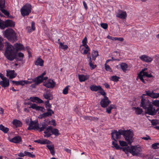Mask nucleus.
I'll use <instances>...</instances> for the list:
<instances>
[{"label":"nucleus","mask_w":159,"mask_h":159,"mask_svg":"<svg viewBox=\"0 0 159 159\" xmlns=\"http://www.w3.org/2000/svg\"><path fill=\"white\" fill-rule=\"evenodd\" d=\"M47 147L48 149H49V150H52L53 148H54V146L53 145H47Z\"/></svg>","instance_id":"obj_61"},{"label":"nucleus","mask_w":159,"mask_h":159,"mask_svg":"<svg viewBox=\"0 0 159 159\" xmlns=\"http://www.w3.org/2000/svg\"><path fill=\"white\" fill-rule=\"evenodd\" d=\"M29 108H31L37 111H40L42 112H44L45 111V109L43 107L39 106L37 104L34 103L31 104L30 106L29 107Z\"/></svg>","instance_id":"obj_15"},{"label":"nucleus","mask_w":159,"mask_h":159,"mask_svg":"<svg viewBox=\"0 0 159 159\" xmlns=\"http://www.w3.org/2000/svg\"><path fill=\"white\" fill-rule=\"evenodd\" d=\"M21 141L20 137L19 136H16L10 140V141L12 143H18Z\"/></svg>","instance_id":"obj_24"},{"label":"nucleus","mask_w":159,"mask_h":159,"mask_svg":"<svg viewBox=\"0 0 159 159\" xmlns=\"http://www.w3.org/2000/svg\"><path fill=\"white\" fill-rule=\"evenodd\" d=\"M52 127L50 126L47 127L44 132V137L48 138L52 135Z\"/></svg>","instance_id":"obj_16"},{"label":"nucleus","mask_w":159,"mask_h":159,"mask_svg":"<svg viewBox=\"0 0 159 159\" xmlns=\"http://www.w3.org/2000/svg\"><path fill=\"white\" fill-rule=\"evenodd\" d=\"M24 153H25V156H27L32 158L35 157V155L34 154H33L29 152L25 151Z\"/></svg>","instance_id":"obj_39"},{"label":"nucleus","mask_w":159,"mask_h":159,"mask_svg":"<svg viewBox=\"0 0 159 159\" xmlns=\"http://www.w3.org/2000/svg\"><path fill=\"white\" fill-rule=\"evenodd\" d=\"M54 113V112L51 109H47V111L40 115L39 118L41 119L45 118L47 117L51 116Z\"/></svg>","instance_id":"obj_13"},{"label":"nucleus","mask_w":159,"mask_h":159,"mask_svg":"<svg viewBox=\"0 0 159 159\" xmlns=\"http://www.w3.org/2000/svg\"><path fill=\"white\" fill-rule=\"evenodd\" d=\"M5 46L6 49L5 55L8 60L11 61L14 60L16 57V53L14 50V49L18 51L24 48L22 44L18 43L15 44L14 47L9 43L7 42L5 43Z\"/></svg>","instance_id":"obj_2"},{"label":"nucleus","mask_w":159,"mask_h":159,"mask_svg":"<svg viewBox=\"0 0 159 159\" xmlns=\"http://www.w3.org/2000/svg\"><path fill=\"white\" fill-rule=\"evenodd\" d=\"M127 14L126 11L121 10H119V12L116 15L117 17L121 19H125L127 17Z\"/></svg>","instance_id":"obj_20"},{"label":"nucleus","mask_w":159,"mask_h":159,"mask_svg":"<svg viewBox=\"0 0 159 159\" xmlns=\"http://www.w3.org/2000/svg\"><path fill=\"white\" fill-rule=\"evenodd\" d=\"M105 67L106 70L110 72H111L112 71L110 66L109 65L106 64H105Z\"/></svg>","instance_id":"obj_53"},{"label":"nucleus","mask_w":159,"mask_h":159,"mask_svg":"<svg viewBox=\"0 0 159 159\" xmlns=\"http://www.w3.org/2000/svg\"><path fill=\"white\" fill-rule=\"evenodd\" d=\"M41 127H39V128L38 129H36L37 130H39V131L41 132L43 130L45 129H46V125H42Z\"/></svg>","instance_id":"obj_45"},{"label":"nucleus","mask_w":159,"mask_h":159,"mask_svg":"<svg viewBox=\"0 0 159 159\" xmlns=\"http://www.w3.org/2000/svg\"><path fill=\"white\" fill-rule=\"evenodd\" d=\"M44 61L40 58H38L35 62V64L37 66H43V65Z\"/></svg>","instance_id":"obj_30"},{"label":"nucleus","mask_w":159,"mask_h":159,"mask_svg":"<svg viewBox=\"0 0 159 159\" xmlns=\"http://www.w3.org/2000/svg\"><path fill=\"white\" fill-rule=\"evenodd\" d=\"M11 81L13 84H15L16 85H21L23 86L24 85V80H22L19 81L12 80Z\"/></svg>","instance_id":"obj_35"},{"label":"nucleus","mask_w":159,"mask_h":159,"mask_svg":"<svg viewBox=\"0 0 159 159\" xmlns=\"http://www.w3.org/2000/svg\"><path fill=\"white\" fill-rule=\"evenodd\" d=\"M100 26L104 29H107L108 27V24L106 23H102L101 24Z\"/></svg>","instance_id":"obj_51"},{"label":"nucleus","mask_w":159,"mask_h":159,"mask_svg":"<svg viewBox=\"0 0 159 159\" xmlns=\"http://www.w3.org/2000/svg\"><path fill=\"white\" fill-rule=\"evenodd\" d=\"M98 55V51L93 50V51L92 52V56L93 60L94 61H95L96 57Z\"/></svg>","instance_id":"obj_36"},{"label":"nucleus","mask_w":159,"mask_h":159,"mask_svg":"<svg viewBox=\"0 0 159 159\" xmlns=\"http://www.w3.org/2000/svg\"><path fill=\"white\" fill-rule=\"evenodd\" d=\"M0 130L6 134L7 133L9 130V129L5 127L2 124H1L0 125Z\"/></svg>","instance_id":"obj_34"},{"label":"nucleus","mask_w":159,"mask_h":159,"mask_svg":"<svg viewBox=\"0 0 159 159\" xmlns=\"http://www.w3.org/2000/svg\"><path fill=\"white\" fill-rule=\"evenodd\" d=\"M4 34L5 37L11 42H15L17 40L16 33L11 28L6 29L4 31Z\"/></svg>","instance_id":"obj_4"},{"label":"nucleus","mask_w":159,"mask_h":159,"mask_svg":"<svg viewBox=\"0 0 159 159\" xmlns=\"http://www.w3.org/2000/svg\"><path fill=\"white\" fill-rule=\"evenodd\" d=\"M0 84L1 86L4 88L7 87L9 86V80L7 78L4 79L3 80L0 81Z\"/></svg>","instance_id":"obj_21"},{"label":"nucleus","mask_w":159,"mask_h":159,"mask_svg":"<svg viewBox=\"0 0 159 159\" xmlns=\"http://www.w3.org/2000/svg\"><path fill=\"white\" fill-rule=\"evenodd\" d=\"M55 135L56 136H57L60 134L59 133V130L57 129H53L52 128V134Z\"/></svg>","instance_id":"obj_41"},{"label":"nucleus","mask_w":159,"mask_h":159,"mask_svg":"<svg viewBox=\"0 0 159 159\" xmlns=\"http://www.w3.org/2000/svg\"><path fill=\"white\" fill-rule=\"evenodd\" d=\"M33 82H34V79L30 80H24V85L25 84H30Z\"/></svg>","instance_id":"obj_52"},{"label":"nucleus","mask_w":159,"mask_h":159,"mask_svg":"<svg viewBox=\"0 0 159 159\" xmlns=\"http://www.w3.org/2000/svg\"><path fill=\"white\" fill-rule=\"evenodd\" d=\"M120 78V77L116 75H113L111 76V80L114 82H117L119 80Z\"/></svg>","instance_id":"obj_43"},{"label":"nucleus","mask_w":159,"mask_h":159,"mask_svg":"<svg viewBox=\"0 0 159 159\" xmlns=\"http://www.w3.org/2000/svg\"><path fill=\"white\" fill-rule=\"evenodd\" d=\"M117 142H116L115 141H113L112 143V144L114 146V147H115V148L117 150H119V149H122V151H123V148H124V147L122 148L120 147L119 146L118 144L116 143Z\"/></svg>","instance_id":"obj_37"},{"label":"nucleus","mask_w":159,"mask_h":159,"mask_svg":"<svg viewBox=\"0 0 159 159\" xmlns=\"http://www.w3.org/2000/svg\"><path fill=\"white\" fill-rule=\"evenodd\" d=\"M134 109L135 113L137 115H140L143 112V109L139 107H134Z\"/></svg>","instance_id":"obj_33"},{"label":"nucleus","mask_w":159,"mask_h":159,"mask_svg":"<svg viewBox=\"0 0 159 159\" xmlns=\"http://www.w3.org/2000/svg\"><path fill=\"white\" fill-rule=\"evenodd\" d=\"M116 106L115 105L111 104L106 108V112L109 114L111 113V110L112 109H116Z\"/></svg>","instance_id":"obj_29"},{"label":"nucleus","mask_w":159,"mask_h":159,"mask_svg":"<svg viewBox=\"0 0 159 159\" xmlns=\"http://www.w3.org/2000/svg\"><path fill=\"white\" fill-rule=\"evenodd\" d=\"M90 90L93 91L97 92L102 89V87L100 86H97L95 85H91L90 87Z\"/></svg>","instance_id":"obj_26"},{"label":"nucleus","mask_w":159,"mask_h":159,"mask_svg":"<svg viewBox=\"0 0 159 159\" xmlns=\"http://www.w3.org/2000/svg\"><path fill=\"white\" fill-rule=\"evenodd\" d=\"M13 124L16 127H21L22 125L21 122L19 120L17 119H14L12 122Z\"/></svg>","instance_id":"obj_27"},{"label":"nucleus","mask_w":159,"mask_h":159,"mask_svg":"<svg viewBox=\"0 0 159 159\" xmlns=\"http://www.w3.org/2000/svg\"><path fill=\"white\" fill-rule=\"evenodd\" d=\"M80 50L81 53L84 55L87 54L89 52L90 50L89 46H88L87 47V46H80Z\"/></svg>","instance_id":"obj_19"},{"label":"nucleus","mask_w":159,"mask_h":159,"mask_svg":"<svg viewBox=\"0 0 159 159\" xmlns=\"http://www.w3.org/2000/svg\"><path fill=\"white\" fill-rule=\"evenodd\" d=\"M49 100H47L45 102V107L48 109H50V108L51 107V105L49 103Z\"/></svg>","instance_id":"obj_48"},{"label":"nucleus","mask_w":159,"mask_h":159,"mask_svg":"<svg viewBox=\"0 0 159 159\" xmlns=\"http://www.w3.org/2000/svg\"><path fill=\"white\" fill-rule=\"evenodd\" d=\"M34 84H32V87H34L35 85L42 83L43 81V78H42L41 76H39L36 78L34 79Z\"/></svg>","instance_id":"obj_17"},{"label":"nucleus","mask_w":159,"mask_h":159,"mask_svg":"<svg viewBox=\"0 0 159 159\" xmlns=\"http://www.w3.org/2000/svg\"><path fill=\"white\" fill-rule=\"evenodd\" d=\"M5 21L0 19V28L1 29H4L5 28V25L4 24Z\"/></svg>","instance_id":"obj_46"},{"label":"nucleus","mask_w":159,"mask_h":159,"mask_svg":"<svg viewBox=\"0 0 159 159\" xmlns=\"http://www.w3.org/2000/svg\"><path fill=\"white\" fill-rule=\"evenodd\" d=\"M31 11V6L27 3L23 6L20 9L21 14L23 16H28Z\"/></svg>","instance_id":"obj_7"},{"label":"nucleus","mask_w":159,"mask_h":159,"mask_svg":"<svg viewBox=\"0 0 159 159\" xmlns=\"http://www.w3.org/2000/svg\"><path fill=\"white\" fill-rule=\"evenodd\" d=\"M94 61L93 60L89 62V65L91 70L94 69L97 66V65H96L94 64Z\"/></svg>","instance_id":"obj_38"},{"label":"nucleus","mask_w":159,"mask_h":159,"mask_svg":"<svg viewBox=\"0 0 159 159\" xmlns=\"http://www.w3.org/2000/svg\"><path fill=\"white\" fill-rule=\"evenodd\" d=\"M5 0H0V9L4 8L5 5Z\"/></svg>","instance_id":"obj_47"},{"label":"nucleus","mask_w":159,"mask_h":159,"mask_svg":"<svg viewBox=\"0 0 159 159\" xmlns=\"http://www.w3.org/2000/svg\"><path fill=\"white\" fill-rule=\"evenodd\" d=\"M146 95L152 98H159V93H156L153 91H146ZM152 104L155 106L159 107V100H156L152 102Z\"/></svg>","instance_id":"obj_5"},{"label":"nucleus","mask_w":159,"mask_h":159,"mask_svg":"<svg viewBox=\"0 0 159 159\" xmlns=\"http://www.w3.org/2000/svg\"><path fill=\"white\" fill-rule=\"evenodd\" d=\"M111 103V101L109 100L108 97L106 96L104 97L101 101L100 104L101 107L103 108H106Z\"/></svg>","instance_id":"obj_10"},{"label":"nucleus","mask_w":159,"mask_h":159,"mask_svg":"<svg viewBox=\"0 0 159 159\" xmlns=\"http://www.w3.org/2000/svg\"><path fill=\"white\" fill-rule=\"evenodd\" d=\"M119 141L120 146L123 147L125 146V147H127V146H128L127 143L126 142L121 140H119Z\"/></svg>","instance_id":"obj_44"},{"label":"nucleus","mask_w":159,"mask_h":159,"mask_svg":"<svg viewBox=\"0 0 159 159\" xmlns=\"http://www.w3.org/2000/svg\"><path fill=\"white\" fill-rule=\"evenodd\" d=\"M43 97L47 100H50L53 99L52 94L48 90L46 91L43 93Z\"/></svg>","instance_id":"obj_18"},{"label":"nucleus","mask_w":159,"mask_h":159,"mask_svg":"<svg viewBox=\"0 0 159 159\" xmlns=\"http://www.w3.org/2000/svg\"><path fill=\"white\" fill-rule=\"evenodd\" d=\"M159 111V107L156 109L155 107L150 105L147 108L146 111V113L152 116H154Z\"/></svg>","instance_id":"obj_8"},{"label":"nucleus","mask_w":159,"mask_h":159,"mask_svg":"<svg viewBox=\"0 0 159 159\" xmlns=\"http://www.w3.org/2000/svg\"><path fill=\"white\" fill-rule=\"evenodd\" d=\"M7 76L10 79L15 78L16 76V74L15 73L14 70L7 71Z\"/></svg>","instance_id":"obj_23"},{"label":"nucleus","mask_w":159,"mask_h":159,"mask_svg":"<svg viewBox=\"0 0 159 159\" xmlns=\"http://www.w3.org/2000/svg\"><path fill=\"white\" fill-rule=\"evenodd\" d=\"M55 82L52 80H48L46 82H44L43 85L46 87L49 88H53L55 85Z\"/></svg>","instance_id":"obj_12"},{"label":"nucleus","mask_w":159,"mask_h":159,"mask_svg":"<svg viewBox=\"0 0 159 159\" xmlns=\"http://www.w3.org/2000/svg\"><path fill=\"white\" fill-rule=\"evenodd\" d=\"M18 56L19 57L22 58L21 59V60H21L23 58V57L24 56V55L22 53L20 52L18 53Z\"/></svg>","instance_id":"obj_64"},{"label":"nucleus","mask_w":159,"mask_h":159,"mask_svg":"<svg viewBox=\"0 0 159 159\" xmlns=\"http://www.w3.org/2000/svg\"><path fill=\"white\" fill-rule=\"evenodd\" d=\"M69 86H66L63 90V93L64 94H66L68 93Z\"/></svg>","instance_id":"obj_50"},{"label":"nucleus","mask_w":159,"mask_h":159,"mask_svg":"<svg viewBox=\"0 0 159 159\" xmlns=\"http://www.w3.org/2000/svg\"><path fill=\"white\" fill-rule=\"evenodd\" d=\"M87 37H85L82 41V45L80 46L84 47V46H87L88 47V45L87 44Z\"/></svg>","instance_id":"obj_42"},{"label":"nucleus","mask_w":159,"mask_h":159,"mask_svg":"<svg viewBox=\"0 0 159 159\" xmlns=\"http://www.w3.org/2000/svg\"><path fill=\"white\" fill-rule=\"evenodd\" d=\"M159 145V143H155L153 144L152 145V147L153 149H157L159 148L158 146Z\"/></svg>","instance_id":"obj_49"},{"label":"nucleus","mask_w":159,"mask_h":159,"mask_svg":"<svg viewBox=\"0 0 159 159\" xmlns=\"http://www.w3.org/2000/svg\"><path fill=\"white\" fill-rule=\"evenodd\" d=\"M139 58L142 61L148 63L151 62L153 59L152 57L145 55H141Z\"/></svg>","instance_id":"obj_14"},{"label":"nucleus","mask_w":159,"mask_h":159,"mask_svg":"<svg viewBox=\"0 0 159 159\" xmlns=\"http://www.w3.org/2000/svg\"><path fill=\"white\" fill-rule=\"evenodd\" d=\"M121 135L123 136L125 140L128 144H131L133 142L134 133L133 131L130 129H119L118 131L114 130L111 133L112 139L116 142L117 141L116 139H119L121 138Z\"/></svg>","instance_id":"obj_1"},{"label":"nucleus","mask_w":159,"mask_h":159,"mask_svg":"<svg viewBox=\"0 0 159 159\" xmlns=\"http://www.w3.org/2000/svg\"><path fill=\"white\" fill-rule=\"evenodd\" d=\"M39 128V124L37 120L34 121L31 120L29 124V127L27 128L28 130L35 129Z\"/></svg>","instance_id":"obj_9"},{"label":"nucleus","mask_w":159,"mask_h":159,"mask_svg":"<svg viewBox=\"0 0 159 159\" xmlns=\"http://www.w3.org/2000/svg\"><path fill=\"white\" fill-rule=\"evenodd\" d=\"M120 66L123 71L124 72H126L128 67V65L126 63H122L120 64Z\"/></svg>","instance_id":"obj_32"},{"label":"nucleus","mask_w":159,"mask_h":159,"mask_svg":"<svg viewBox=\"0 0 159 159\" xmlns=\"http://www.w3.org/2000/svg\"><path fill=\"white\" fill-rule=\"evenodd\" d=\"M3 41L2 38L0 37V50H2L4 47V44L2 43Z\"/></svg>","instance_id":"obj_54"},{"label":"nucleus","mask_w":159,"mask_h":159,"mask_svg":"<svg viewBox=\"0 0 159 159\" xmlns=\"http://www.w3.org/2000/svg\"><path fill=\"white\" fill-rule=\"evenodd\" d=\"M147 69V68H145L142 70L139 74L137 77L136 78L137 80H138V79H139L143 83L145 84V82L143 78V77H147L150 78L153 77V75L151 74H148L147 72H145Z\"/></svg>","instance_id":"obj_6"},{"label":"nucleus","mask_w":159,"mask_h":159,"mask_svg":"<svg viewBox=\"0 0 159 159\" xmlns=\"http://www.w3.org/2000/svg\"><path fill=\"white\" fill-rule=\"evenodd\" d=\"M2 12L6 16H8L9 14V13L6 10L4 9V8H2L0 9Z\"/></svg>","instance_id":"obj_55"},{"label":"nucleus","mask_w":159,"mask_h":159,"mask_svg":"<svg viewBox=\"0 0 159 159\" xmlns=\"http://www.w3.org/2000/svg\"><path fill=\"white\" fill-rule=\"evenodd\" d=\"M150 105V102L148 98H142L141 100L140 106L144 109H146Z\"/></svg>","instance_id":"obj_11"},{"label":"nucleus","mask_w":159,"mask_h":159,"mask_svg":"<svg viewBox=\"0 0 159 159\" xmlns=\"http://www.w3.org/2000/svg\"><path fill=\"white\" fill-rule=\"evenodd\" d=\"M34 142L35 143H37L41 144H49L51 142L49 140L46 139H38L35 140Z\"/></svg>","instance_id":"obj_25"},{"label":"nucleus","mask_w":159,"mask_h":159,"mask_svg":"<svg viewBox=\"0 0 159 159\" xmlns=\"http://www.w3.org/2000/svg\"><path fill=\"white\" fill-rule=\"evenodd\" d=\"M99 91H100L99 92V93L101 95L104 96H106V93L104 91V90L102 88V89H100Z\"/></svg>","instance_id":"obj_56"},{"label":"nucleus","mask_w":159,"mask_h":159,"mask_svg":"<svg viewBox=\"0 0 159 159\" xmlns=\"http://www.w3.org/2000/svg\"><path fill=\"white\" fill-rule=\"evenodd\" d=\"M31 100L34 102H36L37 103H43V101L42 100L37 97H32Z\"/></svg>","instance_id":"obj_31"},{"label":"nucleus","mask_w":159,"mask_h":159,"mask_svg":"<svg viewBox=\"0 0 159 159\" xmlns=\"http://www.w3.org/2000/svg\"><path fill=\"white\" fill-rule=\"evenodd\" d=\"M59 48L65 50L68 48V46L67 45H64L62 43H59Z\"/></svg>","instance_id":"obj_40"},{"label":"nucleus","mask_w":159,"mask_h":159,"mask_svg":"<svg viewBox=\"0 0 159 159\" xmlns=\"http://www.w3.org/2000/svg\"><path fill=\"white\" fill-rule=\"evenodd\" d=\"M87 54V58L89 59V60H88L89 62L90 61H92L93 60V58H92V59H91V57L90 55V52H89Z\"/></svg>","instance_id":"obj_59"},{"label":"nucleus","mask_w":159,"mask_h":159,"mask_svg":"<svg viewBox=\"0 0 159 159\" xmlns=\"http://www.w3.org/2000/svg\"><path fill=\"white\" fill-rule=\"evenodd\" d=\"M146 137H142V139H143L145 140H151V137L148 135H146Z\"/></svg>","instance_id":"obj_58"},{"label":"nucleus","mask_w":159,"mask_h":159,"mask_svg":"<svg viewBox=\"0 0 159 159\" xmlns=\"http://www.w3.org/2000/svg\"><path fill=\"white\" fill-rule=\"evenodd\" d=\"M123 151L127 154L129 152L133 156H139L141 155L143 151L142 148L139 146H131L125 147Z\"/></svg>","instance_id":"obj_3"},{"label":"nucleus","mask_w":159,"mask_h":159,"mask_svg":"<svg viewBox=\"0 0 159 159\" xmlns=\"http://www.w3.org/2000/svg\"><path fill=\"white\" fill-rule=\"evenodd\" d=\"M79 80L80 82H82L85 81L89 79V77L87 75H78Z\"/></svg>","instance_id":"obj_28"},{"label":"nucleus","mask_w":159,"mask_h":159,"mask_svg":"<svg viewBox=\"0 0 159 159\" xmlns=\"http://www.w3.org/2000/svg\"><path fill=\"white\" fill-rule=\"evenodd\" d=\"M112 40H118L122 42L124 40V39L123 38L121 37H114L113 38Z\"/></svg>","instance_id":"obj_57"},{"label":"nucleus","mask_w":159,"mask_h":159,"mask_svg":"<svg viewBox=\"0 0 159 159\" xmlns=\"http://www.w3.org/2000/svg\"><path fill=\"white\" fill-rule=\"evenodd\" d=\"M98 120V118L97 117H95L93 116H90V120Z\"/></svg>","instance_id":"obj_63"},{"label":"nucleus","mask_w":159,"mask_h":159,"mask_svg":"<svg viewBox=\"0 0 159 159\" xmlns=\"http://www.w3.org/2000/svg\"><path fill=\"white\" fill-rule=\"evenodd\" d=\"M5 25V28L6 27H14L15 25V22L11 20H7L5 21L4 23Z\"/></svg>","instance_id":"obj_22"},{"label":"nucleus","mask_w":159,"mask_h":159,"mask_svg":"<svg viewBox=\"0 0 159 159\" xmlns=\"http://www.w3.org/2000/svg\"><path fill=\"white\" fill-rule=\"evenodd\" d=\"M18 156L20 157H23L25 156V153L22 152L19 153L17 154Z\"/></svg>","instance_id":"obj_62"},{"label":"nucleus","mask_w":159,"mask_h":159,"mask_svg":"<svg viewBox=\"0 0 159 159\" xmlns=\"http://www.w3.org/2000/svg\"><path fill=\"white\" fill-rule=\"evenodd\" d=\"M158 121L156 120H152L151 121V123H152V124L153 125H156L158 123Z\"/></svg>","instance_id":"obj_60"}]
</instances>
